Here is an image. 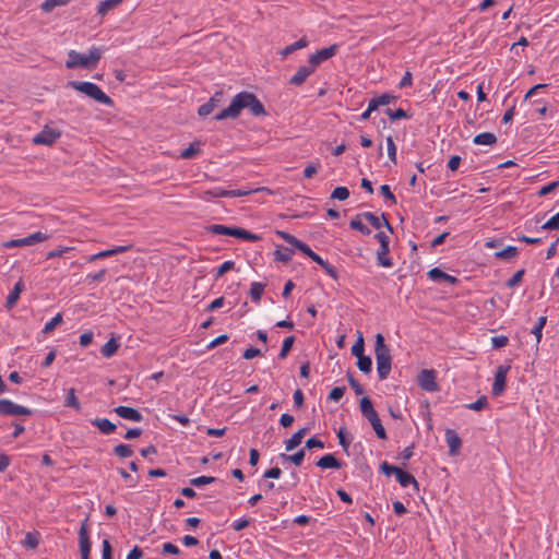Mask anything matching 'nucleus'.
I'll return each instance as SVG.
<instances>
[{
    "mask_svg": "<svg viewBox=\"0 0 559 559\" xmlns=\"http://www.w3.org/2000/svg\"><path fill=\"white\" fill-rule=\"evenodd\" d=\"M395 477H396L397 483H399L402 487L406 488V487H408L409 485H414V487H415L416 489H418V483H417V480H416V479H415V477H414L412 474H409L408 472H405V471H403V469H401V468H400V469L397 471V473L395 474Z\"/></svg>",
    "mask_w": 559,
    "mask_h": 559,
    "instance_id": "nucleus-24",
    "label": "nucleus"
},
{
    "mask_svg": "<svg viewBox=\"0 0 559 559\" xmlns=\"http://www.w3.org/2000/svg\"><path fill=\"white\" fill-rule=\"evenodd\" d=\"M361 217L366 219L376 229H380L382 226H385L391 233L393 231L392 226L390 225L384 215H382L381 219L371 212H364L361 214Z\"/></svg>",
    "mask_w": 559,
    "mask_h": 559,
    "instance_id": "nucleus-20",
    "label": "nucleus"
},
{
    "mask_svg": "<svg viewBox=\"0 0 559 559\" xmlns=\"http://www.w3.org/2000/svg\"><path fill=\"white\" fill-rule=\"evenodd\" d=\"M88 519L86 518L79 530V545L81 551V559H90L91 542L88 536Z\"/></svg>",
    "mask_w": 559,
    "mask_h": 559,
    "instance_id": "nucleus-13",
    "label": "nucleus"
},
{
    "mask_svg": "<svg viewBox=\"0 0 559 559\" xmlns=\"http://www.w3.org/2000/svg\"><path fill=\"white\" fill-rule=\"evenodd\" d=\"M250 525V520L248 519H245V518H241V519H238V520H235L233 523H231V527L239 532V531H242L243 528H246L247 526Z\"/></svg>",
    "mask_w": 559,
    "mask_h": 559,
    "instance_id": "nucleus-61",
    "label": "nucleus"
},
{
    "mask_svg": "<svg viewBox=\"0 0 559 559\" xmlns=\"http://www.w3.org/2000/svg\"><path fill=\"white\" fill-rule=\"evenodd\" d=\"M216 480L213 476H199L190 479V484L195 487H202L209 484H213Z\"/></svg>",
    "mask_w": 559,
    "mask_h": 559,
    "instance_id": "nucleus-46",
    "label": "nucleus"
},
{
    "mask_svg": "<svg viewBox=\"0 0 559 559\" xmlns=\"http://www.w3.org/2000/svg\"><path fill=\"white\" fill-rule=\"evenodd\" d=\"M509 344V337L506 335H499L491 337L492 348H502Z\"/></svg>",
    "mask_w": 559,
    "mask_h": 559,
    "instance_id": "nucleus-57",
    "label": "nucleus"
},
{
    "mask_svg": "<svg viewBox=\"0 0 559 559\" xmlns=\"http://www.w3.org/2000/svg\"><path fill=\"white\" fill-rule=\"evenodd\" d=\"M385 114L389 116L391 120L406 119L409 117L408 114L402 108H399L396 110L386 109Z\"/></svg>",
    "mask_w": 559,
    "mask_h": 559,
    "instance_id": "nucleus-52",
    "label": "nucleus"
},
{
    "mask_svg": "<svg viewBox=\"0 0 559 559\" xmlns=\"http://www.w3.org/2000/svg\"><path fill=\"white\" fill-rule=\"evenodd\" d=\"M71 0H46L41 3L40 8L45 12H51L57 7L66 5Z\"/></svg>",
    "mask_w": 559,
    "mask_h": 559,
    "instance_id": "nucleus-40",
    "label": "nucleus"
},
{
    "mask_svg": "<svg viewBox=\"0 0 559 559\" xmlns=\"http://www.w3.org/2000/svg\"><path fill=\"white\" fill-rule=\"evenodd\" d=\"M235 267V262L231 260H227L223 262L216 270V277L223 276L226 272L233 270Z\"/></svg>",
    "mask_w": 559,
    "mask_h": 559,
    "instance_id": "nucleus-55",
    "label": "nucleus"
},
{
    "mask_svg": "<svg viewBox=\"0 0 559 559\" xmlns=\"http://www.w3.org/2000/svg\"><path fill=\"white\" fill-rule=\"evenodd\" d=\"M306 448H308V449H314V448L323 449L324 448V442L321 441L320 439L316 438V437H311V438H309L306 441Z\"/></svg>",
    "mask_w": 559,
    "mask_h": 559,
    "instance_id": "nucleus-64",
    "label": "nucleus"
},
{
    "mask_svg": "<svg viewBox=\"0 0 559 559\" xmlns=\"http://www.w3.org/2000/svg\"><path fill=\"white\" fill-rule=\"evenodd\" d=\"M418 385L427 392L439 391V385L436 380V371L432 369H423L417 377Z\"/></svg>",
    "mask_w": 559,
    "mask_h": 559,
    "instance_id": "nucleus-10",
    "label": "nucleus"
},
{
    "mask_svg": "<svg viewBox=\"0 0 559 559\" xmlns=\"http://www.w3.org/2000/svg\"><path fill=\"white\" fill-rule=\"evenodd\" d=\"M309 428L305 427L296 431L288 440L285 441V449L286 451H293L295 448H297L304 437L308 433Z\"/></svg>",
    "mask_w": 559,
    "mask_h": 559,
    "instance_id": "nucleus-22",
    "label": "nucleus"
},
{
    "mask_svg": "<svg viewBox=\"0 0 559 559\" xmlns=\"http://www.w3.org/2000/svg\"><path fill=\"white\" fill-rule=\"evenodd\" d=\"M60 136L61 132L59 130L45 126L44 129L33 138V143L37 145H52Z\"/></svg>",
    "mask_w": 559,
    "mask_h": 559,
    "instance_id": "nucleus-11",
    "label": "nucleus"
},
{
    "mask_svg": "<svg viewBox=\"0 0 559 559\" xmlns=\"http://www.w3.org/2000/svg\"><path fill=\"white\" fill-rule=\"evenodd\" d=\"M39 544V533L37 532H28L26 533L23 545L27 548L35 549Z\"/></svg>",
    "mask_w": 559,
    "mask_h": 559,
    "instance_id": "nucleus-37",
    "label": "nucleus"
},
{
    "mask_svg": "<svg viewBox=\"0 0 559 559\" xmlns=\"http://www.w3.org/2000/svg\"><path fill=\"white\" fill-rule=\"evenodd\" d=\"M305 450L301 449L299 450L298 452L294 453V454H285V453H281L280 454V459L282 460L283 464L285 462H292L293 464H295L296 466H299L301 465L304 459H305Z\"/></svg>",
    "mask_w": 559,
    "mask_h": 559,
    "instance_id": "nucleus-28",
    "label": "nucleus"
},
{
    "mask_svg": "<svg viewBox=\"0 0 559 559\" xmlns=\"http://www.w3.org/2000/svg\"><path fill=\"white\" fill-rule=\"evenodd\" d=\"M119 346L120 345L116 341V338L111 337L103 345V347L100 348V353L104 357L110 358L117 353Z\"/></svg>",
    "mask_w": 559,
    "mask_h": 559,
    "instance_id": "nucleus-29",
    "label": "nucleus"
},
{
    "mask_svg": "<svg viewBox=\"0 0 559 559\" xmlns=\"http://www.w3.org/2000/svg\"><path fill=\"white\" fill-rule=\"evenodd\" d=\"M487 405H488V400H487V397L485 395H483L478 400H476L475 402L466 404L465 407L467 409H472V411L478 412V411H481L485 407H487Z\"/></svg>",
    "mask_w": 559,
    "mask_h": 559,
    "instance_id": "nucleus-45",
    "label": "nucleus"
},
{
    "mask_svg": "<svg viewBox=\"0 0 559 559\" xmlns=\"http://www.w3.org/2000/svg\"><path fill=\"white\" fill-rule=\"evenodd\" d=\"M114 412L121 418L126 419V420H131V421H134V423H140L142 421L143 419V416L142 414L133 408V407H129V406H117L114 408Z\"/></svg>",
    "mask_w": 559,
    "mask_h": 559,
    "instance_id": "nucleus-16",
    "label": "nucleus"
},
{
    "mask_svg": "<svg viewBox=\"0 0 559 559\" xmlns=\"http://www.w3.org/2000/svg\"><path fill=\"white\" fill-rule=\"evenodd\" d=\"M64 406L71 407L78 412L81 411V404L75 395V390L73 388H71L67 391Z\"/></svg>",
    "mask_w": 559,
    "mask_h": 559,
    "instance_id": "nucleus-32",
    "label": "nucleus"
},
{
    "mask_svg": "<svg viewBox=\"0 0 559 559\" xmlns=\"http://www.w3.org/2000/svg\"><path fill=\"white\" fill-rule=\"evenodd\" d=\"M105 49L103 47L92 46L87 53H81L75 50L68 52L66 67L68 69L84 68L94 69L100 60Z\"/></svg>",
    "mask_w": 559,
    "mask_h": 559,
    "instance_id": "nucleus-2",
    "label": "nucleus"
},
{
    "mask_svg": "<svg viewBox=\"0 0 559 559\" xmlns=\"http://www.w3.org/2000/svg\"><path fill=\"white\" fill-rule=\"evenodd\" d=\"M357 367L364 373H369L372 368V360L369 356H362L357 358Z\"/></svg>",
    "mask_w": 559,
    "mask_h": 559,
    "instance_id": "nucleus-44",
    "label": "nucleus"
},
{
    "mask_svg": "<svg viewBox=\"0 0 559 559\" xmlns=\"http://www.w3.org/2000/svg\"><path fill=\"white\" fill-rule=\"evenodd\" d=\"M200 152V148H199V145L195 144V143H191L189 145V147L185 148L181 153H180V156L183 158V159H191L193 158L195 155H198V153Z\"/></svg>",
    "mask_w": 559,
    "mask_h": 559,
    "instance_id": "nucleus-47",
    "label": "nucleus"
},
{
    "mask_svg": "<svg viewBox=\"0 0 559 559\" xmlns=\"http://www.w3.org/2000/svg\"><path fill=\"white\" fill-rule=\"evenodd\" d=\"M0 414L5 416H31L33 409L19 405L11 400H0Z\"/></svg>",
    "mask_w": 559,
    "mask_h": 559,
    "instance_id": "nucleus-7",
    "label": "nucleus"
},
{
    "mask_svg": "<svg viewBox=\"0 0 559 559\" xmlns=\"http://www.w3.org/2000/svg\"><path fill=\"white\" fill-rule=\"evenodd\" d=\"M254 190L252 189H235V190H227L223 187H213L211 189H207L203 192V199L206 201H210L212 199L217 198H239L249 195Z\"/></svg>",
    "mask_w": 559,
    "mask_h": 559,
    "instance_id": "nucleus-6",
    "label": "nucleus"
},
{
    "mask_svg": "<svg viewBox=\"0 0 559 559\" xmlns=\"http://www.w3.org/2000/svg\"><path fill=\"white\" fill-rule=\"evenodd\" d=\"M274 254L276 261L288 263L293 259L294 251L286 247H278Z\"/></svg>",
    "mask_w": 559,
    "mask_h": 559,
    "instance_id": "nucleus-33",
    "label": "nucleus"
},
{
    "mask_svg": "<svg viewBox=\"0 0 559 559\" xmlns=\"http://www.w3.org/2000/svg\"><path fill=\"white\" fill-rule=\"evenodd\" d=\"M314 71L316 70L309 62L307 66L299 67L297 72L289 79V84L295 86L302 85Z\"/></svg>",
    "mask_w": 559,
    "mask_h": 559,
    "instance_id": "nucleus-15",
    "label": "nucleus"
},
{
    "mask_svg": "<svg viewBox=\"0 0 559 559\" xmlns=\"http://www.w3.org/2000/svg\"><path fill=\"white\" fill-rule=\"evenodd\" d=\"M207 230L214 235L231 236L247 241H258L261 239L259 235L252 234L243 228L221 224L210 225Z\"/></svg>",
    "mask_w": 559,
    "mask_h": 559,
    "instance_id": "nucleus-5",
    "label": "nucleus"
},
{
    "mask_svg": "<svg viewBox=\"0 0 559 559\" xmlns=\"http://www.w3.org/2000/svg\"><path fill=\"white\" fill-rule=\"evenodd\" d=\"M338 50V45L334 44L326 48L320 49L309 56L308 62L316 70L323 61L334 57Z\"/></svg>",
    "mask_w": 559,
    "mask_h": 559,
    "instance_id": "nucleus-12",
    "label": "nucleus"
},
{
    "mask_svg": "<svg viewBox=\"0 0 559 559\" xmlns=\"http://www.w3.org/2000/svg\"><path fill=\"white\" fill-rule=\"evenodd\" d=\"M543 230H558L559 229V213L549 218L543 226Z\"/></svg>",
    "mask_w": 559,
    "mask_h": 559,
    "instance_id": "nucleus-49",
    "label": "nucleus"
},
{
    "mask_svg": "<svg viewBox=\"0 0 559 559\" xmlns=\"http://www.w3.org/2000/svg\"><path fill=\"white\" fill-rule=\"evenodd\" d=\"M345 388L344 386H335L331 390L329 393V399L338 402L345 394Z\"/></svg>",
    "mask_w": 559,
    "mask_h": 559,
    "instance_id": "nucleus-58",
    "label": "nucleus"
},
{
    "mask_svg": "<svg viewBox=\"0 0 559 559\" xmlns=\"http://www.w3.org/2000/svg\"><path fill=\"white\" fill-rule=\"evenodd\" d=\"M316 465L321 468H341L343 464L333 454H325L317 461Z\"/></svg>",
    "mask_w": 559,
    "mask_h": 559,
    "instance_id": "nucleus-25",
    "label": "nucleus"
},
{
    "mask_svg": "<svg viewBox=\"0 0 559 559\" xmlns=\"http://www.w3.org/2000/svg\"><path fill=\"white\" fill-rule=\"evenodd\" d=\"M223 93L217 92L215 93L207 103L201 105L198 109V114L201 117H205L210 115L222 102Z\"/></svg>",
    "mask_w": 559,
    "mask_h": 559,
    "instance_id": "nucleus-18",
    "label": "nucleus"
},
{
    "mask_svg": "<svg viewBox=\"0 0 559 559\" xmlns=\"http://www.w3.org/2000/svg\"><path fill=\"white\" fill-rule=\"evenodd\" d=\"M123 0H104L98 4L97 13L105 15L108 11L119 5Z\"/></svg>",
    "mask_w": 559,
    "mask_h": 559,
    "instance_id": "nucleus-35",
    "label": "nucleus"
},
{
    "mask_svg": "<svg viewBox=\"0 0 559 559\" xmlns=\"http://www.w3.org/2000/svg\"><path fill=\"white\" fill-rule=\"evenodd\" d=\"M349 226L352 229L358 230L362 235H366V236L370 235V233H371L370 229L365 224H362L361 214L358 215L356 218H353L349 223Z\"/></svg>",
    "mask_w": 559,
    "mask_h": 559,
    "instance_id": "nucleus-39",
    "label": "nucleus"
},
{
    "mask_svg": "<svg viewBox=\"0 0 559 559\" xmlns=\"http://www.w3.org/2000/svg\"><path fill=\"white\" fill-rule=\"evenodd\" d=\"M348 197L349 190L346 187H336L331 194L332 199H336L340 201H345L348 199Z\"/></svg>",
    "mask_w": 559,
    "mask_h": 559,
    "instance_id": "nucleus-48",
    "label": "nucleus"
},
{
    "mask_svg": "<svg viewBox=\"0 0 559 559\" xmlns=\"http://www.w3.org/2000/svg\"><path fill=\"white\" fill-rule=\"evenodd\" d=\"M524 273H525V270H523V269L516 271L512 275V277L508 280L507 286L510 288L518 286L520 284V282L522 281Z\"/></svg>",
    "mask_w": 559,
    "mask_h": 559,
    "instance_id": "nucleus-53",
    "label": "nucleus"
},
{
    "mask_svg": "<svg viewBox=\"0 0 559 559\" xmlns=\"http://www.w3.org/2000/svg\"><path fill=\"white\" fill-rule=\"evenodd\" d=\"M242 109H248L254 117L266 115L263 104L253 93L240 92L234 96L227 108L215 115L214 119L217 121L236 119L240 116Z\"/></svg>",
    "mask_w": 559,
    "mask_h": 559,
    "instance_id": "nucleus-1",
    "label": "nucleus"
},
{
    "mask_svg": "<svg viewBox=\"0 0 559 559\" xmlns=\"http://www.w3.org/2000/svg\"><path fill=\"white\" fill-rule=\"evenodd\" d=\"M63 317L62 313H57L53 318H51L48 322H46L43 333L49 334L51 333L60 323H62Z\"/></svg>",
    "mask_w": 559,
    "mask_h": 559,
    "instance_id": "nucleus-38",
    "label": "nucleus"
},
{
    "mask_svg": "<svg viewBox=\"0 0 559 559\" xmlns=\"http://www.w3.org/2000/svg\"><path fill=\"white\" fill-rule=\"evenodd\" d=\"M558 186H559V181H551L548 185L540 188V190L538 191V195L545 197V195L551 193Z\"/></svg>",
    "mask_w": 559,
    "mask_h": 559,
    "instance_id": "nucleus-60",
    "label": "nucleus"
},
{
    "mask_svg": "<svg viewBox=\"0 0 559 559\" xmlns=\"http://www.w3.org/2000/svg\"><path fill=\"white\" fill-rule=\"evenodd\" d=\"M265 285L259 282H253L250 285V296L251 299L255 302L261 300L262 294L264 292Z\"/></svg>",
    "mask_w": 559,
    "mask_h": 559,
    "instance_id": "nucleus-34",
    "label": "nucleus"
},
{
    "mask_svg": "<svg viewBox=\"0 0 559 559\" xmlns=\"http://www.w3.org/2000/svg\"><path fill=\"white\" fill-rule=\"evenodd\" d=\"M546 322H547L546 317H539L538 321L536 322V324L533 326V329L531 331V333L535 335L537 343H539L543 337L542 332H543V329H544Z\"/></svg>",
    "mask_w": 559,
    "mask_h": 559,
    "instance_id": "nucleus-41",
    "label": "nucleus"
},
{
    "mask_svg": "<svg viewBox=\"0 0 559 559\" xmlns=\"http://www.w3.org/2000/svg\"><path fill=\"white\" fill-rule=\"evenodd\" d=\"M294 342H295V336H287L284 340L281 352L278 354L280 359H285L287 357L288 353L290 352V349L294 345Z\"/></svg>",
    "mask_w": 559,
    "mask_h": 559,
    "instance_id": "nucleus-43",
    "label": "nucleus"
},
{
    "mask_svg": "<svg viewBox=\"0 0 559 559\" xmlns=\"http://www.w3.org/2000/svg\"><path fill=\"white\" fill-rule=\"evenodd\" d=\"M427 276H428L429 280H431L433 282H437V283L445 282V283H449L451 285H454V284H456L459 282V280L455 276L450 275V274L443 272L439 267L431 269L427 273Z\"/></svg>",
    "mask_w": 559,
    "mask_h": 559,
    "instance_id": "nucleus-17",
    "label": "nucleus"
},
{
    "mask_svg": "<svg viewBox=\"0 0 559 559\" xmlns=\"http://www.w3.org/2000/svg\"><path fill=\"white\" fill-rule=\"evenodd\" d=\"M92 425L97 427L104 435H111L116 431L117 426L107 418H95Z\"/></svg>",
    "mask_w": 559,
    "mask_h": 559,
    "instance_id": "nucleus-23",
    "label": "nucleus"
},
{
    "mask_svg": "<svg viewBox=\"0 0 559 559\" xmlns=\"http://www.w3.org/2000/svg\"><path fill=\"white\" fill-rule=\"evenodd\" d=\"M102 547H103V550H102L103 559H112V557H111L112 548H111V545L108 539L103 540Z\"/></svg>",
    "mask_w": 559,
    "mask_h": 559,
    "instance_id": "nucleus-62",
    "label": "nucleus"
},
{
    "mask_svg": "<svg viewBox=\"0 0 559 559\" xmlns=\"http://www.w3.org/2000/svg\"><path fill=\"white\" fill-rule=\"evenodd\" d=\"M352 354L357 358L365 356L364 355V338L359 335L358 340L352 347Z\"/></svg>",
    "mask_w": 559,
    "mask_h": 559,
    "instance_id": "nucleus-54",
    "label": "nucleus"
},
{
    "mask_svg": "<svg viewBox=\"0 0 559 559\" xmlns=\"http://www.w3.org/2000/svg\"><path fill=\"white\" fill-rule=\"evenodd\" d=\"M389 252H390V248H385V249L380 248L378 250L377 261L380 266H383V267H392L393 266V261L389 257Z\"/></svg>",
    "mask_w": 559,
    "mask_h": 559,
    "instance_id": "nucleus-31",
    "label": "nucleus"
},
{
    "mask_svg": "<svg viewBox=\"0 0 559 559\" xmlns=\"http://www.w3.org/2000/svg\"><path fill=\"white\" fill-rule=\"evenodd\" d=\"M114 452L119 457L126 459L133 454V450L130 444L120 443L115 447Z\"/></svg>",
    "mask_w": 559,
    "mask_h": 559,
    "instance_id": "nucleus-42",
    "label": "nucleus"
},
{
    "mask_svg": "<svg viewBox=\"0 0 559 559\" xmlns=\"http://www.w3.org/2000/svg\"><path fill=\"white\" fill-rule=\"evenodd\" d=\"M68 85L102 105L112 106L114 104L112 99L95 83L86 81H70Z\"/></svg>",
    "mask_w": 559,
    "mask_h": 559,
    "instance_id": "nucleus-4",
    "label": "nucleus"
},
{
    "mask_svg": "<svg viewBox=\"0 0 559 559\" xmlns=\"http://www.w3.org/2000/svg\"><path fill=\"white\" fill-rule=\"evenodd\" d=\"M380 193L383 195V198L390 203V205L396 204V198L391 192V189L388 185H382L380 187Z\"/></svg>",
    "mask_w": 559,
    "mask_h": 559,
    "instance_id": "nucleus-51",
    "label": "nucleus"
},
{
    "mask_svg": "<svg viewBox=\"0 0 559 559\" xmlns=\"http://www.w3.org/2000/svg\"><path fill=\"white\" fill-rule=\"evenodd\" d=\"M374 355L378 377L380 380H385L392 369V356L381 333H378L376 336Z\"/></svg>",
    "mask_w": 559,
    "mask_h": 559,
    "instance_id": "nucleus-3",
    "label": "nucleus"
},
{
    "mask_svg": "<svg viewBox=\"0 0 559 559\" xmlns=\"http://www.w3.org/2000/svg\"><path fill=\"white\" fill-rule=\"evenodd\" d=\"M473 142L477 145H493L497 142V136L491 132H483L477 134Z\"/></svg>",
    "mask_w": 559,
    "mask_h": 559,
    "instance_id": "nucleus-30",
    "label": "nucleus"
},
{
    "mask_svg": "<svg viewBox=\"0 0 559 559\" xmlns=\"http://www.w3.org/2000/svg\"><path fill=\"white\" fill-rule=\"evenodd\" d=\"M509 365H499L495 372V381L491 393L493 396H500L506 390L507 376L510 371Z\"/></svg>",
    "mask_w": 559,
    "mask_h": 559,
    "instance_id": "nucleus-9",
    "label": "nucleus"
},
{
    "mask_svg": "<svg viewBox=\"0 0 559 559\" xmlns=\"http://www.w3.org/2000/svg\"><path fill=\"white\" fill-rule=\"evenodd\" d=\"M106 275V270L102 269L99 272L94 274H87L85 277L86 283L102 282Z\"/></svg>",
    "mask_w": 559,
    "mask_h": 559,
    "instance_id": "nucleus-59",
    "label": "nucleus"
},
{
    "mask_svg": "<svg viewBox=\"0 0 559 559\" xmlns=\"http://www.w3.org/2000/svg\"><path fill=\"white\" fill-rule=\"evenodd\" d=\"M519 253V250L514 246H508L506 249L498 251L495 253V257L502 260H511L515 258Z\"/></svg>",
    "mask_w": 559,
    "mask_h": 559,
    "instance_id": "nucleus-36",
    "label": "nucleus"
},
{
    "mask_svg": "<svg viewBox=\"0 0 559 559\" xmlns=\"http://www.w3.org/2000/svg\"><path fill=\"white\" fill-rule=\"evenodd\" d=\"M131 246H115L111 249L99 251L87 258V262H94L98 259L109 258L119 253L127 252Z\"/></svg>",
    "mask_w": 559,
    "mask_h": 559,
    "instance_id": "nucleus-19",
    "label": "nucleus"
},
{
    "mask_svg": "<svg viewBox=\"0 0 559 559\" xmlns=\"http://www.w3.org/2000/svg\"><path fill=\"white\" fill-rule=\"evenodd\" d=\"M47 239H48V235H46L41 231H36V233H33L23 238L9 240V241L4 242L3 246L5 248L28 247V246L36 245L38 242H43Z\"/></svg>",
    "mask_w": 559,
    "mask_h": 559,
    "instance_id": "nucleus-8",
    "label": "nucleus"
},
{
    "mask_svg": "<svg viewBox=\"0 0 559 559\" xmlns=\"http://www.w3.org/2000/svg\"><path fill=\"white\" fill-rule=\"evenodd\" d=\"M388 156L394 164L396 163V145L393 138L390 135L386 138Z\"/></svg>",
    "mask_w": 559,
    "mask_h": 559,
    "instance_id": "nucleus-50",
    "label": "nucleus"
},
{
    "mask_svg": "<svg viewBox=\"0 0 559 559\" xmlns=\"http://www.w3.org/2000/svg\"><path fill=\"white\" fill-rule=\"evenodd\" d=\"M445 441L449 447L450 454H452V455L457 454V452L462 445V440L459 437V435L454 430L448 429L445 431Z\"/></svg>",
    "mask_w": 559,
    "mask_h": 559,
    "instance_id": "nucleus-21",
    "label": "nucleus"
},
{
    "mask_svg": "<svg viewBox=\"0 0 559 559\" xmlns=\"http://www.w3.org/2000/svg\"><path fill=\"white\" fill-rule=\"evenodd\" d=\"M24 288V283L22 280H20L13 287V289L10 292V294L7 297V307L10 309L12 308L16 301L20 298V295Z\"/></svg>",
    "mask_w": 559,
    "mask_h": 559,
    "instance_id": "nucleus-26",
    "label": "nucleus"
},
{
    "mask_svg": "<svg viewBox=\"0 0 559 559\" xmlns=\"http://www.w3.org/2000/svg\"><path fill=\"white\" fill-rule=\"evenodd\" d=\"M370 425L372 426V428L379 439H382V440L386 439V432H385L383 425L381 424L380 418L378 420L371 423Z\"/></svg>",
    "mask_w": 559,
    "mask_h": 559,
    "instance_id": "nucleus-56",
    "label": "nucleus"
},
{
    "mask_svg": "<svg viewBox=\"0 0 559 559\" xmlns=\"http://www.w3.org/2000/svg\"><path fill=\"white\" fill-rule=\"evenodd\" d=\"M277 235L287 243L292 245L296 249L300 250L302 253H305L307 257L311 259L314 251L304 241L299 240L295 236L290 235L287 231L278 230Z\"/></svg>",
    "mask_w": 559,
    "mask_h": 559,
    "instance_id": "nucleus-14",
    "label": "nucleus"
},
{
    "mask_svg": "<svg viewBox=\"0 0 559 559\" xmlns=\"http://www.w3.org/2000/svg\"><path fill=\"white\" fill-rule=\"evenodd\" d=\"M307 46H308L307 38L306 37H301L297 41H295V43L286 46L285 48H283L280 53H281V56L283 58H286L288 55L293 53L294 51L302 49V48H305Z\"/></svg>",
    "mask_w": 559,
    "mask_h": 559,
    "instance_id": "nucleus-27",
    "label": "nucleus"
},
{
    "mask_svg": "<svg viewBox=\"0 0 559 559\" xmlns=\"http://www.w3.org/2000/svg\"><path fill=\"white\" fill-rule=\"evenodd\" d=\"M380 468L386 476L395 475L400 469V467L391 465L388 462H383Z\"/></svg>",
    "mask_w": 559,
    "mask_h": 559,
    "instance_id": "nucleus-63",
    "label": "nucleus"
}]
</instances>
